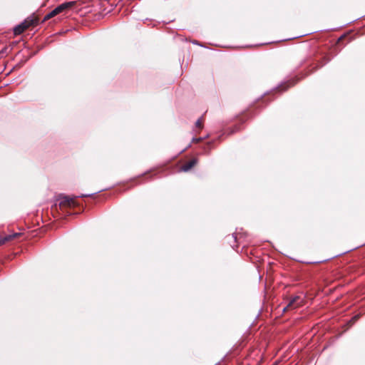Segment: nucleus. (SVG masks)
<instances>
[{"label": "nucleus", "mask_w": 365, "mask_h": 365, "mask_svg": "<svg viewBox=\"0 0 365 365\" xmlns=\"http://www.w3.org/2000/svg\"><path fill=\"white\" fill-rule=\"evenodd\" d=\"M104 190L105 189L99 190V191L96 192V193L100 192H101L102 190ZM94 194H96V192L90 193V194L81 195H79V196H73V197H70V196H67V195H61L60 197H59V200H60L59 206L60 207L75 206L76 205V201H75L76 198H77V197H90V196L93 195Z\"/></svg>", "instance_id": "1"}, {"label": "nucleus", "mask_w": 365, "mask_h": 365, "mask_svg": "<svg viewBox=\"0 0 365 365\" xmlns=\"http://www.w3.org/2000/svg\"><path fill=\"white\" fill-rule=\"evenodd\" d=\"M74 4L75 1H67L58 5L53 10H52L51 12H49L44 16L43 21H46L53 18V16L60 14L63 11L72 7Z\"/></svg>", "instance_id": "2"}, {"label": "nucleus", "mask_w": 365, "mask_h": 365, "mask_svg": "<svg viewBox=\"0 0 365 365\" xmlns=\"http://www.w3.org/2000/svg\"><path fill=\"white\" fill-rule=\"evenodd\" d=\"M36 24V19L29 17L25 19L21 24L16 25L14 28V34L15 36L21 34L26 29H28L30 26L34 25Z\"/></svg>", "instance_id": "3"}, {"label": "nucleus", "mask_w": 365, "mask_h": 365, "mask_svg": "<svg viewBox=\"0 0 365 365\" xmlns=\"http://www.w3.org/2000/svg\"><path fill=\"white\" fill-rule=\"evenodd\" d=\"M302 302L303 300L300 298L299 296H294L289 300V303L287 304V307H290L292 309H295L302 306Z\"/></svg>", "instance_id": "4"}, {"label": "nucleus", "mask_w": 365, "mask_h": 365, "mask_svg": "<svg viewBox=\"0 0 365 365\" xmlns=\"http://www.w3.org/2000/svg\"><path fill=\"white\" fill-rule=\"evenodd\" d=\"M297 82V80L295 79H290L285 82L282 83L277 88H276V90H280L281 91H285L288 88L294 86Z\"/></svg>", "instance_id": "5"}, {"label": "nucleus", "mask_w": 365, "mask_h": 365, "mask_svg": "<svg viewBox=\"0 0 365 365\" xmlns=\"http://www.w3.org/2000/svg\"><path fill=\"white\" fill-rule=\"evenodd\" d=\"M197 163L196 158H193L188 162L185 163L180 168L183 172H188L192 167H194Z\"/></svg>", "instance_id": "6"}, {"label": "nucleus", "mask_w": 365, "mask_h": 365, "mask_svg": "<svg viewBox=\"0 0 365 365\" xmlns=\"http://www.w3.org/2000/svg\"><path fill=\"white\" fill-rule=\"evenodd\" d=\"M21 234L20 233H14L13 235H8L0 239V246L2 245L3 244H4L6 242H8L15 237H16L17 236H19Z\"/></svg>", "instance_id": "7"}, {"label": "nucleus", "mask_w": 365, "mask_h": 365, "mask_svg": "<svg viewBox=\"0 0 365 365\" xmlns=\"http://www.w3.org/2000/svg\"><path fill=\"white\" fill-rule=\"evenodd\" d=\"M228 242L230 244L231 247L235 249V247H237L235 245L237 242V235L235 233H233L231 236H228Z\"/></svg>", "instance_id": "8"}, {"label": "nucleus", "mask_w": 365, "mask_h": 365, "mask_svg": "<svg viewBox=\"0 0 365 365\" xmlns=\"http://www.w3.org/2000/svg\"><path fill=\"white\" fill-rule=\"evenodd\" d=\"M359 318V315H355L354 317H353L351 320L349 321V323L351 324H354Z\"/></svg>", "instance_id": "9"}, {"label": "nucleus", "mask_w": 365, "mask_h": 365, "mask_svg": "<svg viewBox=\"0 0 365 365\" xmlns=\"http://www.w3.org/2000/svg\"><path fill=\"white\" fill-rule=\"evenodd\" d=\"M195 125H196V127H198V128H202V118L197 119V120L195 123Z\"/></svg>", "instance_id": "10"}, {"label": "nucleus", "mask_w": 365, "mask_h": 365, "mask_svg": "<svg viewBox=\"0 0 365 365\" xmlns=\"http://www.w3.org/2000/svg\"><path fill=\"white\" fill-rule=\"evenodd\" d=\"M202 140H203L202 138H193L192 142L199 143V142L202 141Z\"/></svg>", "instance_id": "11"}, {"label": "nucleus", "mask_w": 365, "mask_h": 365, "mask_svg": "<svg viewBox=\"0 0 365 365\" xmlns=\"http://www.w3.org/2000/svg\"><path fill=\"white\" fill-rule=\"evenodd\" d=\"M291 308L290 307H287V305L286 307H284L282 309V312L284 313L288 309Z\"/></svg>", "instance_id": "12"}, {"label": "nucleus", "mask_w": 365, "mask_h": 365, "mask_svg": "<svg viewBox=\"0 0 365 365\" xmlns=\"http://www.w3.org/2000/svg\"><path fill=\"white\" fill-rule=\"evenodd\" d=\"M192 43H193L194 44H197V45L199 44L197 41H193Z\"/></svg>", "instance_id": "13"}, {"label": "nucleus", "mask_w": 365, "mask_h": 365, "mask_svg": "<svg viewBox=\"0 0 365 365\" xmlns=\"http://www.w3.org/2000/svg\"><path fill=\"white\" fill-rule=\"evenodd\" d=\"M208 136H209V135H205V136L204 138H203V139H205V138H208Z\"/></svg>", "instance_id": "14"}, {"label": "nucleus", "mask_w": 365, "mask_h": 365, "mask_svg": "<svg viewBox=\"0 0 365 365\" xmlns=\"http://www.w3.org/2000/svg\"><path fill=\"white\" fill-rule=\"evenodd\" d=\"M5 50H6V48H4V50H1V52H5Z\"/></svg>", "instance_id": "15"}, {"label": "nucleus", "mask_w": 365, "mask_h": 365, "mask_svg": "<svg viewBox=\"0 0 365 365\" xmlns=\"http://www.w3.org/2000/svg\"><path fill=\"white\" fill-rule=\"evenodd\" d=\"M5 50H6V48H4V50H1V52H5Z\"/></svg>", "instance_id": "16"}, {"label": "nucleus", "mask_w": 365, "mask_h": 365, "mask_svg": "<svg viewBox=\"0 0 365 365\" xmlns=\"http://www.w3.org/2000/svg\"><path fill=\"white\" fill-rule=\"evenodd\" d=\"M5 50H6V48H4V50H1V52H5Z\"/></svg>", "instance_id": "17"}, {"label": "nucleus", "mask_w": 365, "mask_h": 365, "mask_svg": "<svg viewBox=\"0 0 365 365\" xmlns=\"http://www.w3.org/2000/svg\"><path fill=\"white\" fill-rule=\"evenodd\" d=\"M342 38H343V36H340V38H339V41H340Z\"/></svg>", "instance_id": "18"}]
</instances>
